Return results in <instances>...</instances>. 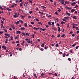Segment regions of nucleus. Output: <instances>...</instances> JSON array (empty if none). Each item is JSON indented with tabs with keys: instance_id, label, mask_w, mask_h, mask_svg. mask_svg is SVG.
<instances>
[{
	"instance_id": "nucleus-38",
	"label": "nucleus",
	"mask_w": 79,
	"mask_h": 79,
	"mask_svg": "<svg viewBox=\"0 0 79 79\" xmlns=\"http://www.w3.org/2000/svg\"><path fill=\"white\" fill-rule=\"evenodd\" d=\"M31 24H34V22H31Z\"/></svg>"
},
{
	"instance_id": "nucleus-52",
	"label": "nucleus",
	"mask_w": 79,
	"mask_h": 79,
	"mask_svg": "<svg viewBox=\"0 0 79 79\" xmlns=\"http://www.w3.org/2000/svg\"><path fill=\"white\" fill-rule=\"evenodd\" d=\"M76 30H79V29L78 28V27H76Z\"/></svg>"
},
{
	"instance_id": "nucleus-60",
	"label": "nucleus",
	"mask_w": 79,
	"mask_h": 79,
	"mask_svg": "<svg viewBox=\"0 0 79 79\" xmlns=\"http://www.w3.org/2000/svg\"><path fill=\"white\" fill-rule=\"evenodd\" d=\"M59 54H60V55H61V54H62V52H60V53H59Z\"/></svg>"
},
{
	"instance_id": "nucleus-35",
	"label": "nucleus",
	"mask_w": 79,
	"mask_h": 79,
	"mask_svg": "<svg viewBox=\"0 0 79 79\" xmlns=\"http://www.w3.org/2000/svg\"><path fill=\"white\" fill-rule=\"evenodd\" d=\"M5 35H6V36H8L9 35V34H5Z\"/></svg>"
},
{
	"instance_id": "nucleus-19",
	"label": "nucleus",
	"mask_w": 79,
	"mask_h": 79,
	"mask_svg": "<svg viewBox=\"0 0 79 79\" xmlns=\"http://www.w3.org/2000/svg\"><path fill=\"white\" fill-rule=\"evenodd\" d=\"M15 23L16 24H18L19 23V21H17V22H15Z\"/></svg>"
},
{
	"instance_id": "nucleus-33",
	"label": "nucleus",
	"mask_w": 79,
	"mask_h": 79,
	"mask_svg": "<svg viewBox=\"0 0 79 79\" xmlns=\"http://www.w3.org/2000/svg\"><path fill=\"white\" fill-rule=\"evenodd\" d=\"M64 23V22H63V21H62L61 22V24H63V23Z\"/></svg>"
},
{
	"instance_id": "nucleus-36",
	"label": "nucleus",
	"mask_w": 79,
	"mask_h": 79,
	"mask_svg": "<svg viewBox=\"0 0 79 79\" xmlns=\"http://www.w3.org/2000/svg\"><path fill=\"white\" fill-rule=\"evenodd\" d=\"M54 74V76H57V74H56V73H55Z\"/></svg>"
},
{
	"instance_id": "nucleus-50",
	"label": "nucleus",
	"mask_w": 79,
	"mask_h": 79,
	"mask_svg": "<svg viewBox=\"0 0 79 79\" xmlns=\"http://www.w3.org/2000/svg\"><path fill=\"white\" fill-rule=\"evenodd\" d=\"M79 46H77L76 47V49H77L79 48Z\"/></svg>"
},
{
	"instance_id": "nucleus-43",
	"label": "nucleus",
	"mask_w": 79,
	"mask_h": 79,
	"mask_svg": "<svg viewBox=\"0 0 79 79\" xmlns=\"http://www.w3.org/2000/svg\"><path fill=\"white\" fill-rule=\"evenodd\" d=\"M61 11V9H59L58 10V11H59V12H60Z\"/></svg>"
},
{
	"instance_id": "nucleus-62",
	"label": "nucleus",
	"mask_w": 79,
	"mask_h": 79,
	"mask_svg": "<svg viewBox=\"0 0 79 79\" xmlns=\"http://www.w3.org/2000/svg\"><path fill=\"white\" fill-rule=\"evenodd\" d=\"M38 29H39V27L37 28H36V30H38Z\"/></svg>"
},
{
	"instance_id": "nucleus-46",
	"label": "nucleus",
	"mask_w": 79,
	"mask_h": 79,
	"mask_svg": "<svg viewBox=\"0 0 79 79\" xmlns=\"http://www.w3.org/2000/svg\"><path fill=\"white\" fill-rule=\"evenodd\" d=\"M0 34H3V31H1L0 32Z\"/></svg>"
},
{
	"instance_id": "nucleus-30",
	"label": "nucleus",
	"mask_w": 79,
	"mask_h": 79,
	"mask_svg": "<svg viewBox=\"0 0 79 79\" xmlns=\"http://www.w3.org/2000/svg\"><path fill=\"white\" fill-rule=\"evenodd\" d=\"M44 73H42L41 74V76H44Z\"/></svg>"
},
{
	"instance_id": "nucleus-27",
	"label": "nucleus",
	"mask_w": 79,
	"mask_h": 79,
	"mask_svg": "<svg viewBox=\"0 0 79 79\" xmlns=\"http://www.w3.org/2000/svg\"><path fill=\"white\" fill-rule=\"evenodd\" d=\"M38 24H41V25H42V23H41V22H38Z\"/></svg>"
},
{
	"instance_id": "nucleus-26",
	"label": "nucleus",
	"mask_w": 79,
	"mask_h": 79,
	"mask_svg": "<svg viewBox=\"0 0 79 79\" xmlns=\"http://www.w3.org/2000/svg\"><path fill=\"white\" fill-rule=\"evenodd\" d=\"M76 44H73L72 45V47H75V46H76Z\"/></svg>"
},
{
	"instance_id": "nucleus-4",
	"label": "nucleus",
	"mask_w": 79,
	"mask_h": 79,
	"mask_svg": "<svg viewBox=\"0 0 79 79\" xmlns=\"http://www.w3.org/2000/svg\"><path fill=\"white\" fill-rule=\"evenodd\" d=\"M64 18H65V19L68 20V19H69V17H64Z\"/></svg>"
},
{
	"instance_id": "nucleus-8",
	"label": "nucleus",
	"mask_w": 79,
	"mask_h": 79,
	"mask_svg": "<svg viewBox=\"0 0 79 79\" xmlns=\"http://www.w3.org/2000/svg\"><path fill=\"white\" fill-rule=\"evenodd\" d=\"M74 25H75L74 24V23H73V29H74V28H75V27H76V26H75Z\"/></svg>"
},
{
	"instance_id": "nucleus-17",
	"label": "nucleus",
	"mask_w": 79,
	"mask_h": 79,
	"mask_svg": "<svg viewBox=\"0 0 79 79\" xmlns=\"http://www.w3.org/2000/svg\"><path fill=\"white\" fill-rule=\"evenodd\" d=\"M65 56H66V53H64L63 54V57H65Z\"/></svg>"
},
{
	"instance_id": "nucleus-49",
	"label": "nucleus",
	"mask_w": 79,
	"mask_h": 79,
	"mask_svg": "<svg viewBox=\"0 0 79 79\" xmlns=\"http://www.w3.org/2000/svg\"><path fill=\"white\" fill-rule=\"evenodd\" d=\"M26 35L29 36V33H26Z\"/></svg>"
},
{
	"instance_id": "nucleus-31",
	"label": "nucleus",
	"mask_w": 79,
	"mask_h": 79,
	"mask_svg": "<svg viewBox=\"0 0 79 79\" xmlns=\"http://www.w3.org/2000/svg\"><path fill=\"white\" fill-rule=\"evenodd\" d=\"M12 27L13 29H15V26H14V25L12 26Z\"/></svg>"
},
{
	"instance_id": "nucleus-51",
	"label": "nucleus",
	"mask_w": 79,
	"mask_h": 79,
	"mask_svg": "<svg viewBox=\"0 0 79 79\" xmlns=\"http://www.w3.org/2000/svg\"><path fill=\"white\" fill-rule=\"evenodd\" d=\"M53 29H54V30H55V31H56V28H55V27H54Z\"/></svg>"
},
{
	"instance_id": "nucleus-18",
	"label": "nucleus",
	"mask_w": 79,
	"mask_h": 79,
	"mask_svg": "<svg viewBox=\"0 0 79 79\" xmlns=\"http://www.w3.org/2000/svg\"><path fill=\"white\" fill-rule=\"evenodd\" d=\"M3 31H5V32H7V30H6L5 29L3 28Z\"/></svg>"
},
{
	"instance_id": "nucleus-44",
	"label": "nucleus",
	"mask_w": 79,
	"mask_h": 79,
	"mask_svg": "<svg viewBox=\"0 0 79 79\" xmlns=\"http://www.w3.org/2000/svg\"><path fill=\"white\" fill-rule=\"evenodd\" d=\"M35 20H36V21H39V19H36Z\"/></svg>"
},
{
	"instance_id": "nucleus-23",
	"label": "nucleus",
	"mask_w": 79,
	"mask_h": 79,
	"mask_svg": "<svg viewBox=\"0 0 79 79\" xmlns=\"http://www.w3.org/2000/svg\"><path fill=\"white\" fill-rule=\"evenodd\" d=\"M68 60H69V61H71V59L70 58H68Z\"/></svg>"
},
{
	"instance_id": "nucleus-41",
	"label": "nucleus",
	"mask_w": 79,
	"mask_h": 79,
	"mask_svg": "<svg viewBox=\"0 0 79 79\" xmlns=\"http://www.w3.org/2000/svg\"><path fill=\"white\" fill-rule=\"evenodd\" d=\"M46 30V29L45 28H43V31H45Z\"/></svg>"
},
{
	"instance_id": "nucleus-63",
	"label": "nucleus",
	"mask_w": 79,
	"mask_h": 79,
	"mask_svg": "<svg viewBox=\"0 0 79 79\" xmlns=\"http://www.w3.org/2000/svg\"><path fill=\"white\" fill-rule=\"evenodd\" d=\"M52 16L51 15H49L48 16V18H50Z\"/></svg>"
},
{
	"instance_id": "nucleus-40",
	"label": "nucleus",
	"mask_w": 79,
	"mask_h": 79,
	"mask_svg": "<svg viewBox=\"0 0 79 79\" xmlns=\"http://www.w3.org/2000/svg\"><path fill=\"white\" fill-rule=\"evenodd\" d=\"M60 37V34H58L57 36V37L59 38Z\"/></svg>"
},
{
	"instance_id": "nucleus-56",
	"label": "nucleus",
	"mask_w": 79,
	"mask_h": 79,
	"mask_svg": "<svg viewBox=\"0 0 79 79\" xmlns=\"http://www.w3.org/2000/svg\"><path fill=\"white\" fill-rule=\"evenodd\" d=\"M29 1L30 2H31V3H32V1L29 0Z\"/></svg>"
},
{
	"instance_id": "nucleus-13",
	"label": "nucleus",
	"mask_w": 79,
	"mask_h": 79,
	"mask_svg": "<svg viewBox=\"0 0 79 79\" xmlns=\"http://www.w3.org/2000/svg\"><path fill=\"white\" fill-rule=\"evenodd\" d=\"M22 36H23V35H26V33H24L23 32H22Z\"/></svg>"
},
{
	"instance_id": "nucleus-25",
	"label": "nucleus",
	"mask_w": 79,
	"mask_h": 79,
	"mask_svg": "<svg viewBox=\"0 0 79 79\" xmlns=\"http://www.w3.org/2000/svg\"><path fill=\"white\" fill-rule=\"evenodd\" d=\"M67 2H68V1H66L65 2V4H64V5L65 6H66V4H67Z\"/></svg>"
},
{
	"instance_id": "nucleus-61",
	"label": "nucleus",
	"mask_w": 79,
	"mask_h": 79,
	"mask_svg": "<svg viewBox=\"0 0 79 79\" xmlns=\"http://www.w3.org/2000/svg\"><path fill=\"white\" fill-rule=\"evenodd\" d=\"M69 24H67V27H68V28L69 27Z\"/></svg>"
},
{
	"instance_id": "nucleus-48",
	"label": "nucleus",
	"mask_w": 79,
	"mask_h": 79,
	"mask_svg": "<svg viewBox=\"0 0 79 79\" xmlns=\"http://www.w3.org/2000/svg\"><path fill=\"white\" fill-rule=\"evenodd\" d=\"M54 5H56V2H54Z\"/></svg>"
},
{
	"instance_id": "nucleus-59",
	"label": "nucleus",
	"mask_w": 79,
	"mask_h": 79,
	"mask_svg": "<svg viewBox=\"0 0 79 79\" xmlns=\"http://www.w3.org/2000/svg\"><path fill=\"white\" fill-rule=\"evenodd\" d=\"M79 31H77V34H79Z\"/></svg>"
},
{
	"instance_id": "nucleus-39",
	"label": "nucleus",
	"mask_w": 79,
	"mask_h": 79,
	"mask_svg": "<svg viewBox=\"0 0 79 79\" xmlns=\"http://www.w3.org/2000/svg\"><path fill=\"white\" fill-rule=\"evenodd\" d=\"M65 35L64 34L63 35H62L61 37H64V36Z\"/></svg>"
},
{
	"instance_id": "nucleus-28",
	"label": "nucleus",
	"mask_w": 79,
	"mask_h": 79,
	"mask_svg": "<svg viewBox=\"0 0 79 79\" xmlns=\"http://www.w3.org/2000/svg\"><path fill=\"white\" fill-rule=\"evenodd\" d=\"M27 23H25V27H27Z\"/></svg>"
},
{
	"instance_id": "nucleus-21",
	"label": "nucleus",
	"mask_w": 79,
	"mask_h": 79,
	"mask_svg": "<svg viewBox=\"0 0 79 79\" xmlns=\"http://www.w3.org/2000/svg\"><path fill=\"white\" fill-rule=\"evenodd\" d=\"M6 41H5V43L7 44L8 43V39H6Z\"/></svg>"
},
{
	"instance_id": "nucleus-6",
	"label": "nucleus",
	"mask_w": 79,
	"mask_h": 79,
	"mask_svg": "<svg viewBox=\"0 0 79 79\" xmlns=\"http://www.w3.org/2000/svg\"><path fill=\"white\" fill-rule=\"evenodd\" d=\"M16 34H21V32H20V31H17L16 32Z\"/></svg>"
},
{
	"instance_id": "nucleus-42",
	"label": "nucleus",
	"mask_w": 79,
	"mask_h": 79,
	"mask_svg": "<svg viewBox=\"0 0 79 79\" xmlns=\"http://www.w3.org/2000/svg\"><path fill=\"white\" fill-rule=\"evenodd\" d=\"M10 40H13V36H11L10 37Z\"/></svg>"
},
{
	"instance_id": "nucleus-55",
	"label": "nucleus",
	"mask_w": 79,
	"mask_h": 79,
	"mask_svg": "<svg viewBox=\"0 0 79 79\" xmlns=\"http://www.w3.org/2000/svg\"><path fill=\"white\" fill-rule=\"evenodd\" d=\"M36 10H39V9L38 8L36 7Z\"/></svg>"
},
{
	"instance_id": "nucleus-22",
	"label": "nucleus",
	"mask_w": 79,
	"mask_h": 79,
	"mask_svg": "<svg viewBox=\"0 0 79 79\" xmlns=\"http://www.w3.org/2000/svg\"><path fill=\"white\" fill-rule=\"evenodd\" d=\"M19 21L20 23H22L23 24V21H22L21 20H19Z\"/></svg>"
},
{
	"instance_id": "nucleus-10",
	"label": "nucleus",
	"mask_w": 79,
	"mask_h": 79,
	"mask_svg": "<svg viewBox=\"0 0 79 79\" xmlns=\"http://www.w3.org/2000/svg\"><path fill=\"white\" fill-rule=\"evenodd\" d=\"M66 14H67L68 16H70L71 15V14H70L69 13L66 12Z\"/></svg>"
},
{
	"instance_id": "nucleus-20",
	"label": "nucleus",
	"mask_w": 79,
	"mask_h": 79,
	"mask_svg": "<svg viewBox=\"0 0 79 79\" xmlns=\"http://www.w3.org/2000/svg\"><path fill=\"white\" fill-rule=\"evenodd\" d=\"M73 18L74 19H77V18H76V15L74 16L73 17Z\"/></svg>"
},
{
	"instance_id": "nucleus-7",
	"label": "nucleus",
	"mask_w": 79,
	"mask_h": 79,
	"mask_svg": "<svg viewBox=\"0 0 79 79\" xmlns=\"http://www.w3.org/2000/svg\"><path fill=\"white\" fill-rule=\"evenodd\" d=\"M48 25L49 26H50L51 25H52V24L51 23V22H48Z\"/></svg>"
},
{
	"instance_id": "nucleus-53",
	"label": "nucleus",
	"mask_w": 79,
	"mask_h": 79,
	"mask_svg": "<svg viewBox=\"0 0 79 79\" xmlns=\"http://www.w3.org/2000/svg\"><path fill=\"white\" fill-rule=\"evenodd\" d=\"M4 49L5 50H6V47L5 46H4Z\"/></svg>"
},
{
	"instance_id": "nucleus-47",
	"label": "nucleus",
	"mask_w": 79,
	"mask_h": 79,
	"mask_svg": "<svg viewBox=\"0 0 79 79\" xmlns=\"http://www.w3.org/2000/svg\"><path fill=\"white\" fill-rule=\"evenodd\" d=\"M40 50H41V51H44V48H42Z\"/></svg>"
},
{
	"instance_id": "nucleus-29",
	"label": "nucleus",
	"mask_w": 79,
	"mask_h": 79,
	"mask_svg": "<svg viewBox=\"0 0 79 79\" xmlns=\"http://www.w3.org/2000/svg\"><path fill=\"white\" fill-rule=\"evenodd\" d=\"M33 12V11L32 10H31V11H30L29 12L30 14H31V13H32V12Z\"/></svg>"
},
{
	"instance_id": "nucleus-1",
	"label": "nucleus",
	"mask_w": 79,
	"mask_h": 79,
	"mask_svg": "<svg viewBox=\"0 0 79 79\" xmlns=\"http://www.w3.org/2000/svg\"><path fill=\"white\" fill-rule=\"evenodd\" d=\"M25 40H26V41H27V43H28V44H30V43H31V40H30V39H25Z\"/></svg>"
},
{
	"instance_id": "nucleus-54",
	"label": "nucleus",
	"mask_w": 79,
	"mask_h": 79,
	"mask_svg": "<svg viewBox=\"0 0 79 79\" xmlns=\"http://www.w3.org/2000/svg\"><path fill=\"white\" fill-rule=\"evenodd\" d=\"M4 37H5V38H6V39H8V37L6 36H5Z\"/></svg>"
},
{
	"instance_id": "nucleus-34",
	"label": "nucleus",
	"mask_w": 79,
	"mask_h": 79,
	"mask_svg": "<svg viewBox=\"0 0 79 79\" xmlns=\"http://www.w3.org/2000/svg\"><path fill=\"white\" fill-rule=\"evenodd\" d=\"M21 29H22L23 30H24L25 29V28L24 27H23L22 28H21Z\"/></svg>"
},
{
	"instance_id": "nucleus-16",
	"label": "nucleus",
	"mask_w": 79,
	"mask_h": 79,
	"mask_svg": "<svg viewBox=\"0 0 79 79\" xmlns=\"http://www.w3.org/2000/svg\"><path fill=\"white\" fill-rule=\"evenodd\" d=\"M41 46L42 47H44V44L43 43Z\"/></svg>"
},
{
	"instance_id": "nucleus-64",
	"label": "nucleus",
	"mask_w": 79,
	"mask_h": 79,
	"mask_svg": "<svg viewBox=\"0 0 79 79\" xmlns=\"http://www.w3.org/2000/svg\"><path fill=\"white\" fill-rule=\"evenodd\" d=\"M71 79H74V77H73Z\"/></svg>"
},
{
	"instance_id": "nucleus-5",
	"label": "nucleus",
	"mask_w": 79,
	"mask_h": 79,
	"mask_svg": "<svg viewBox=\"0 0 79 79\" xmlns=\"http://www.w3.org/2000/svg\"><path fill=\"white\" fill-rule=\"evenodd\" d=\"M75 4H76V3L75 2H73L71 3V5H72V6H74V5H75Z\"/></svg>"
},
{
	"instance_id": "nucleus-3",
	"label": "nucleus",
	"mask_w": 79,
	"mask_h": 79,
	"mask_svg": "<svg viewBox=\"0 0 79 79\" xmlns=\"http://www.w3.org/2000/svg\"><path fill=\"white\" fill-rule=\"evenodd\" d=\"M41 7L42 8H43V10H44V11H45V9H46V7H45V6H42Z\"/></svg>"
},
{
	"instance_id": "nucleus-11",
	"label": "nucleus",
	"mask_w": 79,
	"mask_h": 79,
	"mask_svg": "<svg viewBox=\"0 0 79 79\" xmlns=\"http://www.w3.org/2000/svg\"><path fill=\"white\" fill-rule=\"evenodd\" d=\"M54 24H55V22H52V24H51V25H52V26H54Z\"/></svg>"
},
{
	"instance_id": "nucleus-58",
	"label": "nucleus",
	"mask_w": 79,
	"mask_h": 79,
	"mask_svg": "<svg viewBox=\"0 0 79 79\" xmlns=\"http://www.w3.org/2000/svg\"><path fill=\"white\" fill-rule=\"evenodd\" d=\"M48 48V47H45L44 48V49H46V50H47V48Z\"/></svg>"
},
{
	"instance_id": "nucleus-9",
	"label": "nucleus",
	"mask_w": 79,
	"mask_h": 79,
	"mask_svg": "<svg viewBox=\"0 0 79 79\" xmlns=\"http://www.w3.org/2000/svg\"><path fill=\"white\" fill-rule=\"evenodd\" d=\"M61 31V29L60 27H58V31L59 32H60V31Z\"/></svg>"
},
{
	"instance_id": "nucleus-2",
	"label": "nucleus",
	"mask_w": 79,
	"mask_h": 79,
	"mask_svg": "<svg viewBox=\"0 0 79 79\" xmlns=\"http://www.w3.org/2000/svg\"><path fill=\"white\" fill-rule=\"evenodd\" d=\"M14 17H15V18H16V17H18V15L17 13H15V15H14Z\"/></svg>"
},
{
	"instance_id": "nucleus-45",
	"label": "nucleus",
	"mask_w": 79,
	"mask_h": 79,
	"mask_svg": "<svg viewBox=\"0 0 79 79\" xmlns=\"http://www.w3.org/2000/svg\"><path fill=\"white\" fill-rule=\"evenodd\" d=\"M56 47H58V44H56Z\"/></svg>"
},
{
	"instance_id": "nucleus-32",
	"label": "nucleus",
	"mask_w": 79,
	"mask_h": 79,
	"mask_svg": "<svg viewBox=\"0 0 79 79\" xmlns=\"http://www.w3.org/2000/svg\"><path fill=\"white\" fill-rule=\"evenodd\" d=\"M78 7H79V6H77V5H76V6H75V8H78Z\"/></svg>"
},
{
	"instance_id": "nucleus-24",
	"label": "nucleus",
	"mask_w": 79,
	"mask_h": 79,
	"mask_svg": "<svg viewBox=\"0 0 79 79\" xmlns=\"http://www.w3.org/2000/svg\"><path fill=\"white\" fill-rule=\"evenodd\" d=\"M61 3H62V4H64V1H63V0H61Z\"/></svg>"
},
{
	"instance_id": "nucleus-12",
	"label": "nucleus",
	"mask_w": 79,
	"mask_h": 79,
	"mask_svg": "<svg viewBox=\"0 0 79 79\" xmlns=\"http://www.w3.org/2000/svg\"><path fill=\"white\" fill-rule=\"evenodd\" d=\"M34 76L35 77L36 79H37V76H36V74H35V73L34 74Z\"/></svg>"
},
{
	"instance_id": "nucleus-14",
	"label": "nucleus",
	"mask_w": 79,
	"mask_h": 79,
	"mask_svg": "<svg viewBox=\"0 0 79 79\" xmlns=\"http://www.w3.org/2000/svg\"><path fill=\"white\" fill-rule=\"evenodd\" d=\"M23 2H21L20 3V6H23Z\"/></svg>"
},
{
	"instance_id": "nucleus-57",
	"label": "nucleus",
	"mask_w": 79,
	"mask_h": 79,
	"mask_svg": "<svg viewBox=\"0 0 79 79\" xmlns=\"http://www.w3.org/2000/svg\"><path fill=\"white\" fill-rule=\"evenodd\" d=\"M13 55L11 53V54L10 55V56H12Z\"/></svg>"
},
{
	"instance_id": "nucleus-37",
	"label": "nucleus",
	"mask_w": 79,
	"mask_h": 79,
	"mask_svg": "<svg viewBox=\"0 0 79 79\" xmlns=\"http://www.w3.org/2000/svg\"><path fill=\"white\" fill-rule=\"evenodd\" d=\"M66 9H67V10H69V7H68L67 6H66Z\"/></svg>"
},
{
	"instance_id": "nucleus-15",
	"label": "nucleus",
	"mask_w": 79,
	"mask_h": 79,
	"mask_svg": "<svg viewBox=\"0 0 79 79\" xmlns=\"http://www.w3.org/2000/svg\"><path fill=\"white\" fill-rule=\"evenodd\" d=\"M75 10L72 9L71 10V12H74V11H75Z\"/></svg>"
}]
</instances>
